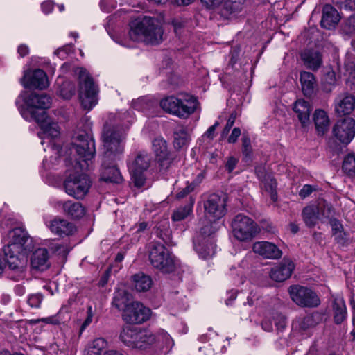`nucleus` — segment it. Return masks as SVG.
I'll list each match as a JSON object with an SVG mask.
<instances>
[{
    "mask_svg": "<svg viewBox=\"0 0 355 355\" xmlns=\"http://www.w3.org/2000/svg\"><path fill=\"white\" fill-rule=\"evenodd\" d=\"M92 316L89 315L80 327V334L85 330V329L92 322Z\"/></svg>",
    "mask_w": 355,
    "mask_h": 355,
    "instance_id": "obj_61",
    "label": "nucleus"
},
{
    "mask_svg": "<svg viewBox=\"0 0 355 355\" xmlns=\"http://www.w3.org/2000/svg\"><path fill=\"white\" fill-rule=\"evenodd\" d=\"M21 82L26 88L44 89L49 86V80L46 73L40 69L34 70L30 76L25 74Z\"/></svg>",
    "mask_w": 355,
    "mask_h": 355,
    "instance_id": "obj_19",
    "label": "nucleus"
},
{
    "mask_svg": "<svg viewBox=\"0 0 355 355\" xmlns=\"http://www.w3.org/2000/svg\"><path fill=\"white\" fill-rule=\"evenodd\" d=\"M320 209V207L313 205L303 209L302 214L306 226L312 227L317 224L319 220Z\"/></svg>",
    "mask_w": 355,
    "mask_h": 355,
    "instance_id": "obj_32",
    "label": "nucleus"
},
{
    "mask_svg": "<svg viewBox=\"0 0 355 355\" xmlns=\"http://www.w3.org/2000/svg\"><path fill=\"white\" fill-rule=\"evenodd\" d=\"M340 21L338 11L331 5H325L322 10L321 26L327 29L334 28Z\"/></svg>",
    "mask_w": 355,
    "mask_h": 355,
    "instance_id": "obj_28",
    "label": "nucleus"
},
{
    "mask_svg": "<svg viewBox=\"0 0 355 355\" xmlns=\"http://www.w3.org/2000/svg\"><path fill=\"white\" fill-rule=\"evenodd\" d=\"M49 255L46 248L35 250L31 257V266L34 270L44 271L50 267Z\"/></svg>",
    "mask_w": 355,
    "mask_h": 355,
    "instance_id": "obj_23",
    "label": "nucleus"
},
{
    "mask_svg": "<svg viewBox=\"0 0 355 355\" xmlns=\"http://www.w3.org/2000/svg\"><path fill=\"white\" fill-rule=\"evenodd\" d=\"M333 133L341 143L348 144L355 136V120L347 117L338 121L333 128Z\"/></svg>",
    "mask_w": 355,
    "mask_h": 355,
    "instance_id": "obj_17",
    "label": "nucleus"
},
{
    "mask_svg": "<svg viewBox=\"0 0 355 355\" xmlns=\"http://www.w3.org/2000/svg\"><path fill=\"white\" fill-rule=\"evenodd\" d=\"M48 227L52 233L60 237L72 235L76 230L73 223L60 218L51 220Z\"/></svg>",
    "mask_w": 355,
    "mask_h": 355,
    "instance_id": "obj_20",
    "label": "nucleus"
},
{
    "mask_svg": "<svg viewBox=\"0 0 355 355\" xmlns=\"http://www.w3.org/2000/svg\"><path fill=\"white\" fill-rule=\"evenodd\" d=\"M163 33L162 27L157 18L144 16L131 22L128 35L132 41H143L146 44L157 45L162 42Z\"/></svg>",
    "mask_w": 355,
    "mask_h": 355,
    "instance_id": "obj_4",
    "label": "nucleus"
},
{
    "mask_svg": "<svg viewBox=\"0 0 355 355\" xmlns=\"http://www.w3.org/2000/svg\"><path fill=\"white\" fill-rule=\"evenodd\" d=\"M219 123L218 121H216L213 125L210 126L207 130L206 131V132L205 133V135L207 137H209V138H213L214 137V132H215V130H216V127L218 125Z\"/></svg>",
    "mask_w": 355,
    "mask_h": 355,
    "instance_id": "obj_57",
    "label": "nucleus"
},
{
    "mask_svg": "<svg viewBox=\"0 0 355 355\" xmlns=\"http://www.w3.org/2000/svg\"><path fill=\"white\" fill-rule=\"evenodd\" d=\"M70 51L71 46L67 45L62 48L58 49L55 51V54L57 55L60 59L64 60L67 58V55Z\"/></svg>",
    "mask_w": 355,
    "mask_h": 355,
    "instance_id": "obj_53",
    "label": "nucleus"
},
{
    "mask_svg": "<svg viewBox=\"0 0 355 355\" xmlns=\"http://www.w3.org/2000/svg\"><path fill=\"white\" fill-rule=\"evenodd\" d=\"M42 320L48 324H58V319L54 317H47V318H43Z\"/></svg>",
    "mask_w": 355,
    "mask_h": 355,
    "instance_id": "obj_62",
    "label": "nucleus"
},
{
    "mask_svg": "<svg viewBox=\"0 0 355 355\" xmlns=\"http://www.w3.org/2000/svg\"><path fill=\"white\" fill-rule=\"evenodd\" d=\"M164 228L161 229V226H159L156 230V234L166 244H170L171 243V232L168 228V223H166V225L163 226Z\"/></svg>",
    "mask_w": 355,
    "mask_h": 355,
    "instance_id": "obj_44",
    "label": "nucleus"
},
{
    "mask_svg": "<svg viewBox=\"0 0 355 355\" xmlns=\"http://www.w3.org/2000/svg\"><path fill=\"white\" fill-rule=\"evenodd\" d=\"M241 133V129L239 128H234L232 130L230 135L229 136V137L227 139L228 143H230V144L235 143L237 141L238 138L240 137Z\"/></svg>",
    "mask_w": 355,
    "mask_h": 355,
    "instance_id": "obj_54",
    "label": "nucleus"
},
{
    "mask_svg": "<svg viewBox=\"0 0 355 355\" xmlns=\"http://www.w3.org/2000/svg\"><path fill=\"white\" fill-rule=\"evenodd\" d=\"M273 324L277 331H282L286 327V318L278 312H272L270 315H267L263 319L261 327L266 331L273 330Z\"/></svg>",
    "mask_w": 355,
    "mask_h": 355,
    "instance_id": "obj_25",
    "label": "nucleus"
},
{
    "mask_svg": "<svg viewBox=\"0 0 355 355\" xmlns=\"http://www.w3.org/2000/svg\"><path fill=\"white\" fill-rule=\"evenodd\" d=\"M346 84L351 89H355V57L349 56L345 62Z\"/></svg>",
    "mask_w": 355,
    "mask_h": 355,
    "instance_id": "obj_34",
    "label": "nucleus"
},
{
    "mask_svg": "<svg viewBox=\"0 0 355 355\" xmlns=\"http://www.w3.org/2000/svg\"><path fill=\"white\" fill-rule=\"evenodd\" d=\"M150 310L139 302H132L122 314L123 320L129 324H141L148 320Z\"/></svg>",
    "mask_w": 355,
    "mask_h": 355,
    "instance_id": "obj_16",
    "label": "nucleus"
},
{
    "mask_svg": "<svg viewBox=\"0 0 355 355\" xmlns=\"http://www.w3.org/2000/svg\"><path fill=\"white\" fill-rule=\"evenodd\" d=\"M106 347L107 341L103 338H97L88 345L85 355H101Z\"/></svg>",
    "mask_w": 355,
    "mask_h": 355,
    "instance_id": "obj_40",
    "label": "nucleus"
},
{
    "mask_svg": "<svg viewBox=\"0 0 355 355\" xmlns=\"http://www.w3.org/2000/svg\"><path fill=\"white\" fill-rule=\"evenodd\" d=\"M323 320V314L318 311H314L305 316L300 323V328L303 330L315 327Z\"/></svg>",
    "mask_w": 355,
    "mask_h": 355,
    "instance_id": "obj_37",
    "label": "nucleus"
},
{
    "mask_svg": "<svg viewBox=\"0 0 355 355\" xmlns=\"http://www.w3.org/2000/svg\"><path fill=\"white\" fill-rule=\"evenodd\" d=\"M234 236L241 241L253 239L259 232V228L252 219L243 214L236 215L232 222Z\"/></svg>",
    "mask_w": 355,
    "mask_h": 355,
    "instance_id": "obj_13",
    "label": "nucleus"
},
{
    "mask_svg": "<svg viewBox=\"0 0 355 355\" xmlns=\"http://www.w3.org/2000/svg\"><path fill=\"white\" fill-rule=\"evenodd\" d=\"M151 157L146 151H139L130 160L128 168L134 185L138 188L144 187L146 183L145 172L150 165Z\"/></svg>",
    "mask_w": 355,
    "mask_h": 355,
    "instance_id": "obj_12",
    "label": "nucleus"
},
{
    "mask_svg": "<svg viewBox=\"0 0 355 355\" xmlns=\"http://www.w3.org/2000/svg\"><path fill=\"white\" fill-rule=\"evenodd\" d=\"M101 179L105 182L119 183L122 181V176L119 170L115 166H112L104 168Z\"/></svg>",
    "mask_w": 355,
    "mask_h": 355,
    "instance_id": "obj_38",
    "label": "nucleus"
},
{
    "mask_svg": "<svg viewBox=\"0 0 355 355\" xmlns=\"http://www.w3.org/2000/svg\"><path fill=\"white\" fill-rule=\"evenodd\" d=\"M149 261L153 268L162 273H171L175 271L176 263L173 256L161 243H154L149 251Z\"/></svg>",
    "mask_w": 355,
    "mask_h": 355,
    "instance_id": "obj_10",
    "label": "nucleus"
},
{
    "mask_svg": "<svg viewBox=\"0 0 355 355\" xmlns=\"http://www.w3.org/2000/svg\"><path fill=\"white\" fill-rule=\"evenodd\" d=\"M354 107L355 98L348 94L338 96L335 101V111L340 115L350 114Z\"/></svg>",
    "mask_w": 355,
    "mask_h": 355,
    "instance_id": "obj_26",
    "label": "nucleus"
},
{
    "mask_svg": "<svg viewBox=\"0 0 355 355\" xmlns=\"http://www.w3.org/2000/svg\"><path fill=\"white\" fill-rule=\"evenodd\" d=\"M132 278L135 290L138 292H146L152 286L150 277L142 272L135 274Z\"/></svg>",
    "mask_w": 355,
    "mask_h": 355,
    "instance_id": "obj_35",
    "label": "nucleus"
},
{
    "mask_svg": "<svg viewBox=\"0 0 355 355\" xmlns=\"http://www.w3.org/2000/svg\"><path fill=\"white\" fill-rule=\"evenodd\" d=\"M15 292L17 295L21 296L25 293V288L22 285L18 284L15 287Z\"/></svg>",
    "mask_w": 355,
    "mask_h": 355,
    "instance_id": "obj_60",
    "label": "nucleus"
},
{
    "mask_svg": "<svg viewBox=\"0 0 355 355\" xmlns=\"http://www.w3.org/2000/svg\"><path fill=\"white\" fill-rule=\"evenodd\" d=\"M31 117L40 125L41 130L37 135L42 139V145L44 144L46 139L48 140L46 142L51 146V148L60 153V145L53 141L60 135V128L58 124L48 119L45 111L40 112L38 115H36L35 112H32Z\"/></svg>",
    "mask_w": 355,
    "mask_h": 355,
    "instance_id": "obj_9",
    "label": "nucleus"
},
{
    "mask_svg": "<svg viewBox=\"0 0 355 355\" xmlns=\"http://www.w3.org/2000/svg\"><path fill=\"white\" fill-rule=\"evenodd\" d=\"M236 113L234 112H232L231 113V114L230 115L227 121V123H226V125L221 133V136L223 137H225L227 135V134L229 133L230 129L232 128V127L234 125V122H235V120H236Z\"/></svg>",
    "mask_w": 355,
    "mask_h": 355,
    "instance_id": "obj_46",
    "label": "nucleus"
},
{
    "mask_svg": "<svg viewBox=\"0 0 355 355\" xmlns=\"http://www.w3.org/2000/svg\"><path fill=\"white\" fill-rule=\"evenodd\" d=\"M239 163V159L230 156L227 158L225 168L228 173H232Z\"/></svg>",
    "mask_w": 355,
    "mask_h": 355,
    "instance_id": "obj_51",
    "label": "nucleus"
},
{
    "mask_svg": "<svg viewBox=\"0 0 355 355\" xmlns=\"http://www.w3.org/2000/svg\"><path fill=\"white\" fill-rule=\"evenodd\" d=\"M330 225L332 230V234H336V233H339L340 231L343 230V226L340 223V221L336 218L331 219L330 220Z\"/></svg>",
    "mask_w": 355,
    "mask_h": 355,
    "instance_id": "obj_52",
    "label": "nucleus"
},
{
    "mask_svg": "<svg viewBox=\"0 0 355 355\" xmlns=\"http://www.w3.org/2000/svg\"><path fill=\"white\" fill-rule=\"evenodd\" d=\"M253 251L266 259H277L281 257L282 251L272 243L258 241L253 245Z\"/></svg>",
    "mask_w": 355,
    "mask_h": 355,
    "instance_id": "obj_21",
    "label": "nucleus"
},
{
    "mask_svg": "<svg viewBox=\"0 0 355 355\" xmlns=\"http://www.w3.org/2000/svg\"><path fill=\"white\" fill-rule=\"evenodd\" d=\"M304 65L309 69L318 70L322 63L321 53L315 50L307 49L301 53Z\"/></svg>",
    "mask_w": 355,
    "mask_h": 355,
    "instance_id": "obj_27",
    "label": "nucleus"
},
{
    "mask_svg": "<svg viewBox=\"0 0 355 355\" xmlns=\"http://www.w3.org/2000/svg\"><path fill=\"white\" fill-rule=\"evenodd\" d=\"M263 183L266 191L270 193L272 200L275 202L277 199L276 180L272 175H268L264 178Z\"/></svg>",
    "mask_w": 355,
    "mask_h": 355,
    "instance_id": "obj_41",
    "label": "nucleus"
},
{
    "mask_svg": "<svg viewBox=\"0 0 355 355\" xmlns=\"http://www.w3.org/2000/svg\"><path fill=\"white\" fill-rule=\"evenodd\" d=\"M255 172L259 178V180H261L262 182L263 181L265 178H267L268 175L266 174L264 170L261 167H257L255 168Z\"/></svg>",
    "mask_w": 355,
    "mask_h": 355,
    "instance_id": "obj_58",
    "label": "nucleus"
},
{
    "mask_svg": "<svg viewBox=\"0 0 355 355\" xmlns=\"http://www.w3.org/2000/svg\"><path fill=\"white\" fill-rule=\"evenodd\" d=\"M335 241L340 245H344L346 244L349 239V234L343 230L333 235Z\"/></svg>",
    "mask_w": 355,
    "mask_h": 355,
    "instance_id": "obj_50",
    "label": "nucleus"
},
{
    "mask_svg": "<svg viewBox=\"0 0 355 355\" xmlns=\"http://www.w3.org/2000/svg\"><path fill=\"white\" fill-rule=\"evenodd\" d=\"M79 98L85 110H91L98 103V89L93 78L83 68L78 69Z\"/></svg>",
    "mask_w": 355,
    "mask_h": 355,
    "instance_id": "obj_8",
    "label": "nucleus"
},
{
    "mask_svg": "<svg viewBox=\"0 0 355 355\" xmlns=\"http://www.w3.org/2000/svg\"><path fill=\"white\" fill-rule=\"evenodd\" d=\"M193 202L190 205L180 207L173 211L172 220L173 221H180L186 218L192 211Z\"/></svg>",
    "mask_w": 355,
    "mask_h": 355,
    "instance_id": "obj_43",
    "label": "nucleus"
},
{
    "mask_svg": "<svg viewBox=\"0 0 355 355\" xmlns=\"http://www.w3.org/2000/svg\"><path fill=\"white\" fill-rule=\"evenodd\" d=\"M334 321L336 324H341L347 318V308L343 299L336 300L333 303Z\"/></svg>",
    "mask_w": 355,
    "mask_h": 355,
    "instance_id": "obj_36",
    "label": "nucleus"
},
{
    "mask_svg": "<svg viewBox=\"0 0 355 355\" xmlns=\"http://www.w3.org/2000/svg\"><path fill=\"white\" fill-rule=\"evenodd\" d=\"M293 270V263L289 260H284L271 269L270 277L275 282H282L291 275Z\"/></svg>",
    "mask_w": 355,
    "mask_h": 355,
    "instance_id": "obj_22",
    "label": "nucleus"
},
{
    "mask_svg": "<svg viewBox=\"0 0 355 355\" xmlns=\"http://www.w3.org/2000/svg\"><path fill=\"white\" fill-rule=\"evenodd\" d=\"M15 103L23 118L29 121L33 119L32 112H35L36 115H38L40 112L49 109L51 105V98L44 94L39 95L31 93L28 95L26 92H23Z\"/></svg>",
    "mask_w": 355,
    "mask_h": 355,
    "instance_id": "obj_7",
    "label": "nucleus"
},
{
    "mask_svg": "<svg viewBox=\"0 0 355 355\" xmlns=\"http://www.w3.org/2000/svg\"><path fill=\"white\" fill-rule=\"evenodd\" d=\"M43 297L41 294H34L31 295L28 299V303L31 307H40L42 301Z\"/></svg>",
    "mask_w": 355,
    "mask_h": 355,
    "instance_id": "obj_48",
    "label": "nucleus"
},
{
    "mask_svg": "<svg viewBox=\"0 0 355 355\" xmlns=\"http://www.w3.org/2000/svg\"><path fill=\"white\" fill-rule=\"evenodd\" d=\"M347 23L349 26L355 28V15L350 16L348 18Z\"/></svg>",
    "mask_w": 355,
    "mask_h": 355,
    "instance_id": "obj_64",
    "label": "nucleus"
},
{
    "mask_svg": "<svg viewBox=\"0 0 355 355\" xmlns=\"http://www.w3.org/2000/svg\"><path fill=\"white\" fill-rule=\"evenodd\" d=\"M288 291L292 300L301 307L314 308L320 304L318 295L309 288L294 285Z\"/></svg>",
    "mask_w": 355,
    "mask_h": 355,
    "instance_id": "obj_14",
    "label": "nucleus"
},
{
    "mask_svg": "<svg viewBox=\"0 0 355 355\" xmlns=\"http://www.w3.org/2000/svg\"><path fill=\"white\" fill-rule=\"evenodd\" d=\"M313 121L318 135L323 136L329 128V118L327 112L321 109L315 110L313 114Z\"/></svg>",
    "mask_w": 355,
    "mask_h": 355,
    "instance_id": "obj_29",
    "label": "nucleus"
},
{
    "mask_svg": "<svg viewBox=\"0 0 355 355\" xmlns=\"http://www.w3.org/2000/svg\"><path fill=\"white\" fill-rule=\"evenodd\" d=\"M59 205L62 206L65 214L72 218L76 219L83 217L85 214V208L81 203L69 200L64 202H60Z\"/></svg>",
    "mask_w": 355,
    "mask_h": 355,
    "instance_id": "obj_30",
    "label": "nucleus"
},
{
    "mask_svg": "<svg viewBox=\"0 0 355 355\" xmlns=\"http://www.w3.org/2000/svg\"><path fill=\"white\" fill-rule=\"evenodd\" d=\"M252 153L251 141L248 136L243 135L242 138V153L245 159L250 158Z\"/></svg>",
    "mask_w": 355,
    "mask_h": 355,
    "instance_id": "obj_45",
    "label": "nucleus"
},
{
    "mask_svg": "<svg viewBox=\"0 0 355 355\" xmlns=\"http://www.w3.org/2000/svg\"><path fill=\"white\" fill-rule=\"evenodd\" d=\"M119 338L125 347L141 350L150 348L157 341V335L150 330L130 325L122 327Z\"/></svg>",
    "mask_w": 355,
    "mask_h": 355,
    "instance_id": "obj_5",
    "label": "nucleus"
},
{
    "mask_svg": "<svg viewBox=\"0 0 355 355\" xmlns=\"http://www.w3.org/2000/svg\"><path fill=\"white\" fill-rule=\"evenodd\" d=\"M54 4L51 1H44L41 4L42 10L44 14H49L53 10Z\"/></svg>",
    "mask_w": 355,
    "mask_h": 355,
    "instance_id": "obj_55",
    "label": "nucleus"
},
{
    "mask_svg": "<svg viewBox=\"0 0 355 355\" xmlns=\"http://www.w3.org/2000/svg\"><path fill=\"white\" fill-rule=\"evenodd\" d=\"M124 130L119 127L106 124L102 133V141L105 157H111L123 150L121 144Z\"/></svg>",
    "mask_w": 355,
    "mask_h": 355,
    "instance_id": "obj_11",
    "label": "nucleus"
},
{
    "mask_svg": "<svg viewBox=\"0 0 355 355\" xmlns=\"http://www.w3.org/2000/svg\"><path fill=\"white\" fill-rule=\"evenodd\" d=\"M334 1L339 5L340 8L351 10L355 9V0H334Z\"/></svg>",
    "mask_w": 355,
    "mask_h": 355,
    "instance_id": "obj_47",
    "label": "nucleus"
},
{
    "mask_svg": "<svg viewBox=\"0 0 355 355\" xmlns=\"http://www.w3.org/2000/svg\"><path fill=\"white\" fill-rule=\"evenodd\" d=\"M70 154L75 157H67L65 165L69 175L64 182L65 192L76 198L82 199L88 193L91 181L82 171L88 170L96 154V148L89 125L84 129L79 128L74 133Z\"/></svg>",
    "mask_w": 355,
    "mask_h": 355,
    "instance_id": "obj_1",
    "label": "nucleus"
},
{
    "mask_svg": "<svg viewBox=\"0 0 355 355\" xmlns=\"http://www.w3.org/2000/svg\"><path fill=\"white\" fill-rule=\"evenodd\" d=\"M209 8H218L224 17H230L239 13L243 8L244 0H201Z\"/></svg>",
    "mask_w": 355,
    "mask_h": 355,
    "instance_id": "obj_15",
    "label": "nucleus"
},
{
    "mask_svg": "<svg viewBox=\"0 0 355 355\" xmlns=\"http://www.w3.org/2000/svg\"><path fill=\"white\" fill-rule=\"evenodd\" d=\"M131 300L130 294L124 289H117L112 300V305L119 311L124 310L130 305Z\"/></svg>",
    "mask_w": 355,
    "mask_h": 355,
    "instance_id": "obj_33",
    "label": "nucleus"
},
{
    "mask_svg": "<svg viewBox=\"0 0 355 355\" xmlns=\"http://www.w3.org/2000/svg\"><path fill=\"white\" fill-rule=\"evenodd\" d=\"M147 227V223L145 222L139 223L138 225H136L134 229H137L135 232L138 233L144 231Z\"/></svg>",
    "mask_w": 355,
    "mask_h": 355,
    "instance_id": "obj_63",
    "label": "nucleus"
},
{
    "mask_svg": "<svg viewBox=\"0 0 355 355\" xmlns=\"http://www.w3.org/2000/svg\"><path fill=\"white\" fill-rule=\"evenodd\" d=\"M315 190H317L316 186L304 184L303 187L300 189L299 192V196H300L301 198L304 199L309 196L311 193Z\"/></svg>",
    "mask_w": 355,
    "mask_h": 355,
    "instance_id": "obj_49",
    "label": "nucleus"
},
{
    "mask_svg": "<svg viewBox=\"0 0 355 355\" xmlns=\"http://www.w3.org/2000/svg\"><path fill=\"white\" fill-rule=\"evenodd\" d=\"M302 90L306 96H311L314 93L316 85L315 78L313 73L302 71L300 75Z\"/></svg>",
    "mask_w": 355,
    "mask_h": 355,
    "instance_id": "obj_31",
    "label": "nucleus"
},
{
    "mask_svg": "<svg viewBox=\"0 0 355 355\" xmlns=\"http://www.w3.org/2000/svg\"><path fill=\"white\" fill-rule=\"evenodd\" d=\"M193 186L190 184L189 186H187L185 188L182 189L180 191H179L176 196L178 198L180 199L184 197H185L187 195H188L191 191L193 189Z\"/></svg>",
    "mask_w": 355,
    "mask_h": 355,
    "instance_id": "obj_56",
    "label": "nucleus"
},
{
    "mask_svg": "<svg viewBox=\"0 0 355 355\" xmlns=\"http://www.w3.org/2000/svg\"><path fill=\"white\" fill-rule=\"evenodd\" d=\"M343 170L349 177L355 176V155L349 153L343 162Z\"/></svg>",
    "mask_w": 355,
    "mask_h": 355,
    "instance_id": "obj_42",
    "label": "nucleus"
},
{
    "mask_svg": "<svg viewBox=\"0 0 355 355\" xmlns=\"http://www.w3.org/2000/svg\"><path fill=\"white\" fill-rule=\"evenodd\" d=\"M205 216L209 223L200 228L199 235L193 241L194 248L202 259L211 257L216 245L212 234L215 230L211 223L222 218L226 214V197L211 194L204 202Z\"/></svg>",
    "mask_w": 355,
    "mask_h": 355,
    "instance_id": "obj_2",
    "label": "nucleus"
},
{
    "mask_svg": "<svg viewBox=\"0 0 355 355\" xmlns=\"http://www.w3.org/2000/svg\"><path fill=\"white\" fill-rule=\"evenodd\" d=\"M189 141L187 132L183 128H178L174 132L173 145L176 149L186 146Z\"/></svg>",
    "mask_w": 355,
    "mask_h": 355,
    "instance_id": "obj_39",
    "label": "nucleus"
},
{
    "mask_svg": "<svg viewBox=\"0 0 355 355\" xmlns=\"http://www.w3.org/2000/svg\"><path fill=\"white\" fill-rule=\"evenodd\" d=\"M17 52L21 57H24L28 54L29 50L27 46L21 44L18 47Z\"/></svg>",
    "mask_w": 355,
    "mask_h": 355,
    "instance_id": "obj_59",
    "label": "nucleus"
},
{
    "mask_svg": "<svg viewBox=\"0 0 355 355\" xmlns=\"http://www.w3.org/2000/svg\"><path fill=\"white\" fill-rule=\"evenodd\" d=\"M9 238L8 243L3 248V252L8 266L13 273L9 275L10 277L19 281L25 277L26 268V261L19 256H24L31 250L32 241L27 232L21 227L12 230Z\"/></svg>",
    "mask_w": 355,
    "mask_h": 355,
    "instance_id": "obj_3",
    "label": "nucleus"
},
{
    "mask_svg": "<svg viewBox=\"0 0 355 355\" xmlns=\"http://www.w3.org/2000/svg\"><path fill=\"white\" fill-rule=\"evenodd\" d=\"M293 110L303 128L306 127L310 123V114L311 107L309 103L304 99L297 100Z\"/></svg>",
    "mask_w": 355,
    "mask_h": 355,
    "instance_id": "obj_24",
    "label": "nucleus"
},
{
    "mask_svg": "<svg viewBox=\"0 0 355 355\" xmlns=\"http://www.w3.org/2000/svg\"><path fill=\"white\" fill-rule=\"evenodd\" d=\"M197 105L196 98L187 93L170 96L160 101V106L165 112L184 119L193 114Z\"/></svg>",
    "mask_w": 355,
    "mask_h": 355,
    "instance_id": "obj_6",
    "label": "nucleus"
},
{
    "mask_svg": "<svg viewBox=\"0 0 355 355\" xmlns=\"http://www.w3.org/2000/svg\"><path fill=\"white\" fill-rule=\"evenodd\" d=\"M153 150L160 166L167 169L173 160V155L168 151L167 143L162 137H157L153 141Z\"/></svg>",
    "mask_w": 355,
    "mask_h": 355,
    "instance_id": "obj_18",
    "label": "nucleus"
}]
</instances>
